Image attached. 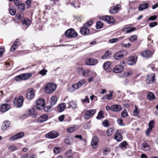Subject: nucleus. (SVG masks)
<instances>
[{
  "instance_id": "34",
  "label": "nucleus",
  "mask_w": 158,
  "mask_h": 158,
  "mask_svg": "<svg viewBox=\"0 0 158 158\" xmlns=\"http://www.w3.org/2000/svg\"><path fill=\"white\" fill-rule=\"evenodd\" d=\"M22 22L23 24L27 26L30 25L31 23V21L29 20L27 18H25L22 19Z\"/></svg>"
},
{
  "instance_id": "30",
  "label": "nucleus",
  "mask_w": 158,
  "mask_h": 158,
  "mask_svg": "<svg viewBox=\"0 0 158 158\" xmlns=\"http://www.w3.org/2000/svg\"><path fill=\"white\" fill-rule=\"evenodd\" d=\"M142 149L144 151H148L150 149L151 147L147 143H143L142 144Z\"/></svg>"
},
{
  "instance_id": "59",
  "label": "nucleus",
  "mask_w": 158,
  "mask_h": 158,
  "mask_svg": "<svg viewBox=\"0 0 158 158\" xmlns=\"http://www.w3.org/2000/svg\"><path fill=\"white\" fill-rule=\"evenodd\" d=\"M157 16L156 15H154L150 17L148 19V20L153 21L156 19L157 18Z\"/></svg>"
},
{
  "instance_id": "20",
  "label": "nucleus",
  "mask_w": 158,
  "mask_h": 158,
  "mask_svg": "<svg viewBox=\"0 0 158 158\" xmlns=\"http://www.w3.org/2000/svg\"><path fill=\"white\" fill-rule=\"evenodd\" d=\"M114 139L117 141L119 142L123 139V136L120 134L118 131H116L114 134Z\"/></svg>"
},
{
  "instance_id": "15",
  "label": "nucleus",
  "mask_w": 158,
  "mask_h": 158,
  "mask_svg": "<svg viewBox=\"0 0 158 158\" xmlns=\"http://www.w3.org/2000/svg\"><path fill=\"white\" fill-rule=\"evenodd\" d=\"M120 5H118L111 7L110 10V14H115L120 9Z\"/></svg>"
},
{
  "instance_id": "22",
  "label": "nucleus",
  "mask_w": 158,
  "mask_h": 158,
  "mask_svg": "<svg viewBox=\"0 0 158 158\" xmlns=\"http://www.w3.org/2000/svg\"><path fill=\"white\" fill-rule=\"evenodd\" d=\"M81 33L83 35H87L89 33V29L85 27H82L80 30Z\"/></svg>"
},
{
  "instance_id": "18",
  "label": "nucleus",
  "mask_w": 158,
  "mask_h": 158,
  "mask_svg": "<svg viewBox=\"0 0 158 158\" xmlns=\"http://www.w3.org/2000/svg\"><path fill=\"white\" fill-rule=\"evenodd\" d=\"M98 141V139L97 137L95 136L93 138L91 142V144L93 148H97Z\"/></svg>"
},
{
  "instance_id": "57",
  "label": "nucleus",
  "mask_w": 158,
  "mask_h": 158,
  "mask_svg": "<svg viewBox=\"0 0 158 158\" xmlns=\"http://www.w3.org/2000/svg\"><path fill=\"white\" fill-rule=\"evenodd\" d=\"M157 25V23L156 22H154L150 23L149 24V26L150 27H153Z\"/></svg>"
},
{
  "instance_id": "42",
  "label": "nucleus",
  "mask_w": 158,
  "mask_h": 158,
  "mask_svg": "<svg viewBox=\"0 0 158 158\" xmlns=\"http://www.w3.org/2000/svg\"><path fill=\"white\" fill-rule=\"evenodd\" d=\"M111 64V63L110 62L108 61L106 62L103 65V68L105 70L108 69Z\"/></svg>"
},
{
  "instance_id": "33",
  "label": "nucleus",
  "mask_w": 158,
  "mask_h": 158,
  "mask_svg": "<svg viewBox=\"0 0 158 158\" xmlns=\"http://www.w3.org/2000/svg\"><path fill=\"white\" fill-rule=\"evenodd\" d=\"M93 72L91 71L89 69H87L84 70L83 75L85 77H88L92 74Z\"/></svg>"
},
{
  "instance_id": "52",
  "label": "nucleus",
  "mask_w": 158,
  "mask_h": 158,
  "mask_svg": "<svg viewBox=\"0 0 158 158\" xmlns=\"http://www.w3.org/2000/svg\"><path fill=\"white\" fill-rule=\"evenodd\" d=\"M76 127H72L67 129V132L69 133H71L76 131Z\"/></svg>"
},
{
  "instance_id": "9",
  "label": "nucleus",
  "mask_w": 158,
  "mask_h": 158,
  "mask_svg": "<svg viewBox=\"0 0 158 158\" xmlns=\"http://www.w3.org/2000/svg\"><path fill=\"white\" fill-rule=\"evenodd\" d=\"M59 135V133L56 131H52L45 134V136L49 139H54Z\"/></svg>"
},
{
  "instance_id": "55",
  "label": "nucleus",
  "mask_w": 158,
  "mask_h": 158,
  "mask_svg": "<svg viewBox=\"0 0 158 158\" xmlns=\"http://www.w3.org/2000/svg\"><path fill=\"white\" fill-rule=\"evenodd\" d=\"M23 13H20L17 15V19H21L22 21V19H24V18L23 17Z\"/></svg>"
},
{
  "instance_id": "62",
  "label": "nucleus",
  "mask_w": 158,
  "mask_h": 158,
  "mask_svg": "<svg viewBox=\"0 0 158 158\" xmlns=\"http://www.w3.org/2000/svg\"><path fill=\"white\" fill-rule=\"evenodd\" d=\"M110 151L109 148H106L104 150L103 153L105 154H108Z\"/></svg>"
},
{
  "instance_id": "37",
  "label": "nucleus",
  "mask_w": 158,
  "mask_h": 158,
  "mask_svg": "<svg viewBox=\"0 0 158 158\" xmlns=\"http://www.w3.org/2000/svg\"><path fill=\"white\" fill-rule=\"evenodd\" d=\"M71 151V150H69L66 152L65 154L66 157L67 158H73Z\"/></svg>"
},
{
  "instance_id": "31",
  "label": "nucleus",
  "mask_w": 158,
  "mask_h": 158,
  "mask_svg": "<svg viewBox=\"0 0 158 158\" xmlns=\"http://www.w3.org/2000/svg\"><path fill=\"white\" fill-rule=\"evenodd\" d=\"M57 100V98L56 96H52L50 99V103L51 105H54L56 104Z\"/></svg>"
},
{
  "instance_id": "44",
  "label": "nucleus",
  "mask_w": 158,
  "mask_h": 158,
  "mask_svg": "<svg viewBox=\"0 0 158 158\" xmlns=\"http://www.w3.org/2000/svg\"><path fill=\"white\" fill-rule=\"evenodd\" d=\"M137 39V36L135 35H133L130 36L129 37L128 39L130 41L132 42L136 40Z\"/></svg>"
},
{
  "instance_id": "47",
  "label": "nucleus",
  "mask_w": 158,
  "mask_h": 158,
  "mask_svg": "<svg viewBox=\"0 0 158 158\" xmlns=\"http://www.w3.org/2000/svg\"><path fill=\"white\" fill-rule=\"evenodd\" d=\"M81 101L82 103H89V98L87 96H86L85 97V98L81 99Z\"/></svg>"
},
{
  "instance_id": "11",
  "label": "nucleus",
  "mask_w": 158,
  "mask_h": 158,
  "mask_svg": "<svg viewBox=\"0 0 158 158\" xmlns=\"http://www.w3.org/2000/svg\"><path fill=\"white\" fill-rule=\"evenodd\" d=\"M96 112L95 109H92L87 111L84 116L85 119H89L93 116Z\"/></svg>"
},
{
  "instance_id": "51",
  "label": "nucleus",
  "mask_w": 158,
  "mask_h": 158,
  "mask_svg": "<svg viewBox=\"0 0 158 158\" xmlns=\"http://www.w3.org/2000/svg\"><path fill=\"white\" fill-rule=\"evenodd\" d=\"M154 121L153 120H151L148 124V126L149 128H151L152 129L154 127Z\"/></svg>"
},
{
  "instance_id": "63",
  "label": "nucleus",
  "mask_w": 158,
  "mask_h": 158,
  "mask_svg": "<svg viewBox=\"0 0 158 158\" xmlns=\"http://www.w3.org/2000/svg\"><path fill=\"white\" fill-rule=\"evenodd\" d=\"M64 118V115H62L59 117L58 119L60 121H62Z\"/></svg>"
},
{
  "instance_id": "26",
  "label": "nucleus",
  "mask_w": 158,
  "mask_h": 158,
  "mask_svg": "<svg viewBox=\"0 0 158 158\" xmlns=\"http://www.w3.org/2000/svg\"><path fill=\"white\" fill-rule=\"evenodd\" d=\"M113 93V90L110 91V93L104 96V99L106 100H110L112 99V94Z\"/></svg>"
},
{
  "instance_id": "41",
  "label": "nucleus",
  "mask_w": 158,
  "mask_h": 158,
  "mask_svg": "<svg viewBox=\"0 0 158 158\" xmlns=\"http://www.w3.org/2000/svg\"><path fill=\"white\" fill-rule=\"evenodd\" d=\"M135 109L133 112V114L135 116H137L139 113V108L136 105L135 106Z\"/></svg>"
},
{
  "instance_id": "21",
  "label": "nucleus",
  "mask_w": 158,
  "mask_h": 158,
  "mask_svg": "<svg viewBox=\"0 0 158 158\" xmlns=\"http://www.w3.org/2000/svg\"><path fill=\"white\" fill-rule=\"evenodd\" d=\"M48 118V116L46 114L40 116L37 120V122L42 123L47 121Z\"/></svg>"
},
{
  "instance_id": "7",
  "label": "nucleus",
  "mask_w": 158,
  "mask_h": 158,
  "mask_svg": "<svg viewBox=\"0 0 158 158\" xmlns=\"http://www.w3.org/2000/svg\"><path fill=\"white\" fill-rule=\"evenodd\" d=\"M77 35V33L72 29L68 30L65 33V36L69 38L76 37Z\"/></svg>"
},
{
  "instance_id": "16",
  "label": "nucleus",
  "mask_w": 158,
  "mask_h": 158,
  "mask_svg": "<svg viewBox=\"0 0 158 158\" xmlns=\"http://www.w3.org/2000/svg\"><path fill=\"white\" fill-rule=\"evenodd\" d=\"M97 62L96 59L90 58L87 59L85 61V64L87 65H95Z\"/></svg>"
},
{
  "instance_id": "48",
  "label": "nucleus",
  "mask_w": 158,
  "mask_h": 158,
  "mask_svg": "<svg viewBox=\"0 0 158 158\" xmlns=\"http://www.w3.org/2000/svg\"><path fill=\"white\" fill-rule=\"evenodd\" d=\"M121 116L123 117L126 118L128 116L126 110H124L121 113Z\"/></svg>"
},
{
  "instance_id": "32",
  "label": "nucleus",
  "mask_w": 158,
  "mask_h": 158,
  "mask_svg": "<svg viewBox=\"0 0 158 158\" xmlns=\"http://www.w3.org/2000/svg\"><path fill=\"white\" fill-rule=\"evenodd\" d=\"M127 143L126 141H123L122 143H120L119 146V148L122 149L124 150L127 148Z\"/></svg>"
},
{
  "instance_id": "36",
  "label": "nucleus",
  "mask_w": 158,
  "mask_h": 158,
  "mask_svg": "<svg viewBox=\"0 0 158 158\" xmlns=\"http://www.w3.org/2000/svg\"><path fill=\"white\" fill-rule=\"evenodd\" d=\"M114 132V130L112 128L108 129L106 131V134L108 136H111Z\"/></svg>"
},
{
  "instance_id": "25",
  "label": "nucleus",
  "mask_w": 158,
  "mask_h": 158,
  "mask_svg": "<svg viewBox=\"0 0 158 158\" xmlns=\"http://www.w3.org/2000/svg\"><path fill=\"white\" fill-rule=\"evenodd\" d=\"M149 6V4L148 3H144L140 5L138 7V10H142L147 8Z\"/></svg>"
},
{
  "instance_id": "28",
  "label": "nucleus",
  "mask_w": 158,
  "mask_h": 158,
  "mask_svg": "<svg viewBox=\"0 0 158 158\" xmlns=\"http://www.w3.org/2000/svg\"><path fill=\"white\" fill-rule=\"evenodd\" d=\"M147 98L149 100L152 101L155 99V97L152 92H149L148 94Z\"/></svg>"
},
{
  "instance_id": "24",
  "label": "nucleus",
  "mask_w": 158,
  "mask_h": 158,
  "mask_svg": "<svg viewBox=\"0 0 158 158\" xmlns=\"http://www.w3.org/2000/svg\"><path fill=\"white\" fill-rule=\"evenodd\" d=\"M141 55L143 57H148L151 55V52L149 50H145L141 53Z\"/></svg>"
},
{
  "instance_id": "50",
  "label": "nucleus",
  "mask_w": 158,
  "mask_h": 158,
  "mask_svg": "<svg viewBox=\"0 0 158 158\" xmlns=\"http://www.w3.org/2000/svg\"><path fill=\"white\" fill-rule=\"evenodd\" d=\"M17 149V147L15 146H10L8 147L9 151L10 152L16 150Z\"/></svg>"
},
{
  "instance_id": "2",
  "label": "nucleus",
  "mask_w": 158,
  "mask_h": 158,
  "mask_svg": "<svg viewBox=\"0 0 158 158\" xmlns=\"http://www.w3.org/2000/svg\"><path fill=\"white\" fill-rule=\"evenodd\" d=\"M56 88V86L54 83H49L45 85L44 88V91L47 94L52 93L55 91Z\"/></svg>"
},
{
  "instance_id": "29",
  "label": "nucleus",
  "mask_w": 158,
  "mask_h": 158,
  "mask_svg": "<svg viewBox=\"0 0 158 158\" xmlns=\"http://www.w3.org/2000/svg\"><path fill=\"white\" fill-rule=\"evenodd\" d=\"M68 104L73 109H76L77 107V104L74 101H70L68 103Z\"/></svg>"
},
{
  "instance_id": "46",
  "label": "nucleus",
  "mask_w": 158,
  "mask_h": 158,
  "mask_svg": "<svg viewBox=\"0 0 158 158\" xmlns=\"http://www.w3.org/2000/svg\"><path fill=\"white\" fill-rule=\"evenodd\" d=\"M9 12L11 15H15L16 10L12 8H10L9 9Z\"/></svg>"
},
{
  "instance_id": "49",
  "label": "nucleus",
  "mask_w": 158,
  "mask_h": 158,
  "mask_svg": "<svg viewBox=\"0 0 158 158\" xmlns=\"http://www.w3.org/2000/svg\"><path fill=\"white\" fill-rule=\"evenodd\" d=\"M47 72V70L45 69H44L40 71L39 73L42 76H44L46 75Z\"/></svg>"
},
{
  "instance_id": "13",
  "label": "nucleus",
  "mask_w": 158,
  "mask_h": 158,
  "mask_svg": "<svg viewBox=\"0 0 158 158\" xmlns=\"http://www.w3.org/2000/svg\"><path fill=\"white\" fill-rule=\"evenodd\" d=\"M24 135V133L23 132H21L12 136L10 138V140L13 141L22 137Z\"/></svg>"
},
{
  "instance_id": "40",
  "label": "nucleus",
  "mask_w": 158,
  "mask_h": 158,
  "mask_svg": "<svg viewBox=\"0 0 158 158\" xmlns=\"http://www.w3.org/2000/svg\"><path fill=\"white\" fill-rule=\"evenodd\" d=\"M104 112L102 111H100L98 113V116L96 117V118L98 119H100L102 118H104Z\"/></svg>"
},
{
  "instance_id": "56",
  "label": "nucleus",
  "mask_w": 158,
  "mask_h": 158,
  "mask_svg": "<svg viewBox=\"0 0 158 158\" xmlns=\"http://www.w3.org/2000/svg\"><path fill=\"white\" fill-rule=\"evenodd\" d=\"M93 23V21H90L89 22H88L84 24V26L85 27H89L91 26Z\"/></svg>"
},
{
  "instance_id": "8",
  "label": "nucleus",
  "mask_w": 158,
  "mask_h": 158,
  "mask_svg": "<svg viewBox=\"0 0 158 158\" xmlns=\"http://www.w3.org/2000/svg\"><path fill=\"white\" fill-rule=\"evenodd\" d=\"M125 62L123 61L121 62L120 65H117L114 68V71L116 73L121 72L123 70V66L125 65Z\"/></svg>"
},
{
  "instance_id": "61",
  "label": "nucleus",
  "mask_w": 158,
  "mask_h": 158,
  "mask_svg": "<svg viewBox=\"0 0 158 158\" xmlns=\"http://www.w3.org/2000/svg\"><path fill=\"white\" fill-rule=\"evenodd\" d=\"M152 130V129L150 127L148 128L146 131V135H149L150 132Z\"/></svg>"
},
{
  "instance_id": "58",
  "label": "nucleus",
  "mask_w": 158,
  "mask_h": 158,
  "mask_svg": "<svg viewBox=\"0 0 158 158\" xmlns=\"http://www.w3.org/2000/svg\"><path fill=\"white\" fill-rule=\"evenodd\" d=\"M117 122L118 124L121 126H124V124L123 123V120L121 119H119L117 120Z\"/></svg>"
},
{
  "instance_id": "60",
  "label": "nucleus",
  "mask_w": 158,
  "mask_h": 158,
  "mask_svg": "<svg viewBox=\"0 0 158 158\" xmlns=\"http://www.w3.org/2000/svg\"><path fill=\"white\" fill-rule=\"evenodd\" d=\"M118 40V38H114L110 39L109 40V42L111 43H113L117 42Z\"/></svg>"
},
{
  "instance_id": "38",
  "label": "nucleus",
  "mask_w": 158,
  "mask_h": 158,
  "mask_svg": "<svg viewBox=\"0 0 158 158\" xmlns=\"http://www.w3.org/2000/svg\"><path fill=\"white\" fill-rule=\"evenodd\" d=\"M72 142V138L70 137H68L65 139L64 142L67 144L69 145L71 144Z\"/></svg>"
},
{
  "instance_id": "35",
  "label": "nucleus",
  "mask_w": 158,
  "mask_h": 158,
  "mask_svg": "<svg viewBox=\"0 0 158 158\" xmlns=\"http://www.w3.org/2000/svg\"><path fill=\"white\" fill-rule=\"evenodd\" d=\"M66 107L65 103L60 104L58 107V110L60 112L63 111L65 109Z\"/></svg>"
},
{
  "instance_id": "43",
  "label": "nucleus",
  "mask_w": 158,
  "mask_h": 158,
  "mask_svg": "<svg viewBox=\"0 0 158 158\" xmlns=\"http://www.w3.org/2000/svg\"><path fill=\"white\" fill-rule=\"evenodd\" d=\"M103 26V23L101 21H98L96 23V28L98 29L101 28Z\"/></svg>"
},
{
  "instance_id": "4",
  "label": "nucleus",
  "mask_w": 158,
  "mask_h": 158,
  "mask_svg": "<svg viewBox=\"0 0 158 158\" xmlns=\"http://www.w3.org/2000/svg\"><path fill=\"white\" fill-rule=\"evenodd\" d=\"M24 98L23 96H20L18 98H15L13 101L15 106L17 107H21L23 104Z\"/></svg>"
},
{
  "instance_id": "45",
  "label": "nucleus",
  "mask_w": 158,
  "mask_h": 158,
  "mask_svg": "<svg viewBox=\"0 0 158 158\" xmlns=\"http://www.w3.org/2000/svg\"><path fill=\"white\" fill-rule=\"evenodd\" d=\"M54 152L56 154H58L61 151V148L59 147H55L53 149Z\"/></svg>"
},
{
  "instance_id": "14",
  "label": "nucleus",
  "mask_w": 158,
  "mask_h": 158,
  "mask_svg": "<svg viewBox=\"0 0 158 158\" xmlns=\"http://www.w3.org/2000/svg\"><path fill=\"white\" fill-rule=\"evenodd\" d=\"M35 92L32 89H29L26 94V98L28 99L31 100L34 97Z\"/></svg>"
},
{
  "instance_id": "3",
  "label": "nucleus",
  "mask_w": 158,
  "mask_h": 158,
  "mask_svg": "<svg viewBox=\"0 0 158 158\" xmlns=\"http://www.w3.org/2000/svg\"><path fill=\"white\" fill-rule=\"evenodd\" d=\"M32 75L31 73H23L16 76L15 80L17 81L27 80L29 79Z\"/></svg>"
},
{
  "instance_id": "64",
  "label": "nucleus",
  "mask_w": 158,
  "mask_h": 158,
  "mask_svg": "<svg viewBox=\"0 0 158 158\" xmlns=\"http://www.w3.org/2000/svg\"><path fill=\"white\" fill-rule=\"evenodd\" d=\"M31 1L30 0H27L26 2V4L28 5L27 7L28 8H29V5L31 3Z\"/></svg>"
},
{
  "instance_id": "54",
  "label": "nucleus",
  "mask_w": 158,
  "mask_h": 158,
  "mask_svg": "<svg viewBox=\"0 0 158 158\" xmlns=\"http://www.w3.org/2000/svg\"><path fill=\"white\" fill-rule=\"evenodd\" d=\"M109 122L107 120H105L102 122V124L104 127H107L108 126L109 124Z\"/></svg>"
},
{
  "instance_id": "5",
  "label": "nucleus",
  "mask_w": 158,
  "mask_h": 158,
  "mask_svg": "<svg viewBox=\"0 0 158 158\" xmlns=\"http://www.w3.org/2000/svg\"><path fill=\"white\" fill-rule=\"evenodd\" d=\"M100 19L105 21L110 24H113L115 22L114 19L111 16L105 15L100 17Z\"/></svg>"
},
{
  "instance_id": "53",
  "label": "nucleus",
  "mask_w": 158,
  "mask_h": 158,
  "mask_svg": "<svg viewBox=\"0 0 158 158\" xmlns=\"http://www.w3.org/2000/svg\"><path fill=\"white\" fill-rule=\"evenodd\" d=\"M84 70V69L83 68L81 67L78 68L77 69V71L78 72V73L80 74H83Z\"/></svg>"
},
{
  "instance_id": "6",
  "label": "nucleus",
  "mask_w": 158,
  "mask_h": 158,
  "mask_svg": "<svg viewBox=\"0 0 158 158\" xmlns=\"http://www.w3.org/2000/svg\"><path fill=\"white\" fill-rule=\"evenodd\" d=\"M127 52L126 51L123 50L115 53L114 56V58L116 60H119L123 58L124 56L127 55Z\"/></svg>"
},
{
  "instance_id": "12",
  "label": "nucleus",
  "mask_w": 158,
  "mask_h": 158,
  "mask_svg": "<svg viewBox=\"0 0 158 158\" xmlns=\"http://www.w3.org/2000/svg\"><path fill=\"white\" fill-rule=\"evenodd\" d=\"M137 57L136 56H131L127 59V64L129 65H133L135 64L137 61Z\"/></svg>"
},
{
  "instance_id": "1",
  "label": "nucleus",
  "mask_w": 158,
  "mask_h": 158,
  "mask_svg": "<svg viewBox=\"0 0 158 158\" xmlns=\"http://www.w3.org/2000/svg\"><path fill=\"white\" fill-rule=\"evenodd\" d=\"M86 83V81L84 79H81L77 83L69 87L68 90L70 92H73L75 90L79 89L82 85L85 84Z\"/></svg>"
},
{
  "instance_id": "23",
  "label": "nucleus",
  "mask_w": 158,
  "mask_h": 158,
  "mask_svg": "<svg viewBox=\"0 0 158 158\" xmlns=\"http://www.w3.org/2000/svg\"><path fill=\"white\" fill-rule=\"evenodd\" d=\"M122 109L121 106L117 105H114L111 106V110L115 111H119Z\"/></svg>"
},
{
  "instance_id": "39",
  "label": "nucleus",
  "mask_w": 158,
  "mask_h": 158,
  "mask_svg": "<svg viewBox=\"0 0 158 158\" xmlns=\"http://www.w3.org/2000/svg\"><path fill=\"white\" fill-rule=\"evenodd\" d=\"M18 9L19 11L22 12L25 10V5L24 3H20L18 6Z\"/></svg>"
},
{
  "instance_id": "27",
  "label": "nucleus",
  "mask_w": 158,
  "mask_h": 158,
  "mask_svg": "<svg viewBox=\"0 0 158 158\" xmlns=\"http://www.w3.org/2000/svg\"><path fill=\"white\" fill-rule=\"evenodd\" d=\"M10 124V123L9 122H5L2 124L1 127V129L2 130L5 131L7 127H9Z\"/></svg>"
},
{
  "instance_id": "10",
  "label": "nucleus",
  "mask_w": 158,
  "mask_h": 158,
  "mask_svg": "<svg viewBox=\"0 0 158 158\" xmlns=\"http://www.w3.org/2000/svg\"><path fill=\"white\" fill-rule=\"evenodd\" d=\"M37 108L39 110L43 109L45 106L44 100L43 98H40L37 101Z\"/></svg>"
},
{
  "instance_id": "19",
  "label": "nucleus",
  "mask_w": 158,
  "mask_h": 158,
  "mask_svg": "<svg viewBox=\"0 0 158 158\" xmlns=\"http://www.w3.org/2000/svg\"><path fill=\"white\" fill-rule=\"evenodd\" d=\"M155 75L153 74H151L148 76L147 78V82L148 84L152 83L155 80Z\"/></svg>"
},
{
  "instance_id": "17",
  "label": "nucleus",
  "mask_w": 158,
  "mask_h": 158,
  "mask_svg": "<svg viewBox=\"0 0 158 158\" xmlns=\"http://www.w3.org/2000/svg\"><path fill=\"white\" fill-rule=\"evenodd\" d=\"M10 108V106L7 104H4L0 106V110L3 112H4L7 111Z\"/></svg>"
}]
</instances>
